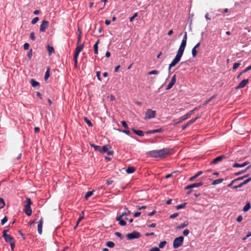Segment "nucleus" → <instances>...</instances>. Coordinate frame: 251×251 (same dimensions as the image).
Here are the masks:
<instances>
[{
    "instance_id": "obj_27",
    "label": "nucleus",
    "mask_w": 251,
    "mask_h": 251,
    "mask_svg": "<svg viewBox=\"0 0 251 251\" xmlns=\"http://www.w3.org/2000/svg\"><path fill=\"white\" fill-rule=\"evenodd\" d=\"M251 204L250 203H247L246 205L243 207V211L244 212L248 211L251 208Z\"/></svg>"
},
{
    "instance_id": "obj_12",
    "label": "nucleus",
    "mask_w": 251,
    "mask_h": 251,
    "mask_svg": "<svg viewBox=\"0 0 251 251\" xmlns=\"http://www.w3.org/2000/svg\"><path fill=\"white\" fill-rule=\"evenodd\" d=\"M251 181V177L248 178V179H247L246 180L244 181L243 182L240 183L239 185L232 186V188L233 189H236L237 188H241L242 186H243L245 184H247L248 182H249Z\"/></svg>"
},
{
    "instance_id": "obj_28",
    "label": "nucleus",
    "mask_w": 251,
    "mask_h": 251,
    "mask_svg": "<svg viewBox=\"0 0 251 251\" xmlns=\"http://www.w3.org/2000/svg\"><path fill=\"white\" fill-rule=\"evenodd\" d=\"M50 68L48 67L47 69V71L46 72L44 79L45 80H47L49 76H50Z\"/></svg>"
},
{
    "instance_id": "obj_40",
    "label": "nucleus",
    "mask_w": 251,
    "mask_h": 251,
    "mask_svg": "<svg viewBox=\"0 0 251 251\" xmlns=\"http://www.w3.org/2000/svg\"><path fill=\"white\" fill-rule=\"evenodd\" d=\"M48 51H49V54H51V53H52L53 51H54V49L51 46H49L48 47Z\"/></svg>"
},
{
    "instance_id": "obj_60",
    "label": "nucleus",
    "mask_w": 251,
    "mask_h": 251,
    "mask_svg": "<svg viewBox=\"0 0 251 251\" xmlns=\"http://www.w3.org/2000/svg\"><path fill=\"white\" fill-rule=\"evenodd\" d=\"M251 236V232H248V233L247 235L245 237H243L242 239H243V240H246L248 237H250V236Z\"/></svg>"
},
{
    "instance_id": "obj_7",
    "label": "nucleus",
    "mask_w": 251,
    "mask_h": 251,
    "mask_svg": "<svg viewBox=\"0 0 251 251\" xmlns=\"http://www.w3.org/2000/svg\"><path fill=\"white\" fill-rule=\"evenodd\" d=\"M140 237V233L136 231L128 233L126 235V237L128 240H132L139 238Z\"/></svg>"
},
{
    "instance_id": "obj_11",
    "label": "nucleus",
    "mask_w": 251,
    "mask_h": 251,
    "mask_svg": "<svg viewBox=\"0 0 251 251\" xmlns=\"http://www.w3.org/2000/svg\"><path fill=\"white\" fill-rule=\"evenodd\" d=\"M199 118H200V116H198V117H196L195 118H193V119H191V120H190L188 122H187L186 124H185L184 125H183L182 126V127H181L182 130L185 129L188 126H190L193 123H194Z\"/></svg>"
},
{
    "instance_id": "obj_36",
    "label": "nucleus",
    "mask_w": 251,
    "mask_h": 251,
    "mask_svg": "<svg viewBox=\"0 0 251 251\" xmlns=\"http://www.w3.org/2000/svg\"><path fill=\"white\" fill-rule=\"evenodd\" d=\"M250 168V166H248V167L246 168V169H245L244 170H242L241 171H239V172H236L235 173V176H239L243 173H244V172H245V171H246V170H247L248 169H249Z\"/></svg>"
},
{
    "instance_id": "obj_2",
    "label": "nucleus",
    "mask_w": 251,
    "mask_h": 251,
    "mask_svg": "<svg viewBox=\"0 0 251 251\" xmlns=\"http://www.w3.org/2000/svg\"><path fill=\"white\" fill-rule=\"evenodd\" d=\"M185 48L179 46L176 56L169 65L168 71L170 72L171 69L175 66L180 60Z\"/></svg>"
},
{
    "instance_id": "obj_4",
    "label": "nucleus",
    "mask_w": 251,
    "mask_h": 251,
    "mask_svg": "<svg viewBox=\"0 0 251 251\" xmlns=\"http://www.w3.org/2000/svg\"><path fill=\"white\" fill-rule=\"evenodd\" d=\"M183 240L184 237L182 236L176 238L173 242V248L177 249L180 247L183 244Z\"/></svg>"
},
{
    "instance_id": "obj_5",
    "label": "nucleus",
    "mask_w": 251,
    "mask_h": 251,
    "mask_svg": "<svg viewBox=\"0 0 251 251\" xmlns=\"http://www.w3.org/2000/svg\"><path fill=\"white\" fill-rule=\"evenodd\" d=\"M8 231V229L4 230L3 231L2 237L6 242L10 243L13 242L15 240L14 239L10 234H7V232Z\"/></svg>"
},
{
    "instance_id": "obj_8",
    "label": "nucleus",
    "mask_w": 251,
    "mask_h": 251,
    "mask_svg": "<svg viewBox=\"0 0 251 251\" xmlns=\"http://www.w3.org/2000/svg\"><path fill=\"white\" fill-rule=\"evenodd\" d=\"M197 109H198L197 108H195L192 110L190 111L187 113H186L185 115H184L183 116L179 118L180 122H182L183 121H185V120H186L187 119L189 118L192 115V114L194 113V112L195 111L197 110Z\"/></svg>"
},
{
    "instance_id": "obj_48",
    "label": "nucleus",
    "mask_w": 251,
    "mask_h": 251,
    "mask_svg": "<svg viewBox=\"0 0 251 251\" xmlns=\"http://www.w3.org/2000/svg\"><path fill=\"white\" fill-rule=\"evenodd\" d=\"M122 126L126 129L128 128V126L127 124V123L125 121H123L121 122Z\"/></svg>"
},
{
    "instance_id": "obj_22",
    "label": "nucleus",
    "mask_w": 251,
    "mask_h": 251,
    "mask_svg": "<svg viewBox=\"0 0 251 251\" xmlns=\"http://www.w3.org/2000/svg\"><path fill=\"white\" fill-rule=\"evenodd\" d=\"M202 174V172L201 171L198 172L196 175H195L194 176L191 177L189 179V180L190 181H193L195 178H197L199 176H200Z\"/></svg>"
},
{
    "instance_id": "obj_51",
    "label": "nucleus",
    "mask_w": 251,
    "mask_h": 251,
    "mask_svg": "<svg viewBox=\"0 0 251 251\" xmlns=\"http://www.w3.org/2000/svg\"><path fill=\"white\" fill-rule=\"evenodd\" d=\"M190 232V231L189 229H185V230H183V234L184 235V236H187L189 233Z\"/></svg>"
},
{
    "instance_id": "obj_50",
    "label": "nucleus",
    "mask_w": 251,
    "mask_h": 251,
    "mask_svg": "<svg viewBox=\"0 0 251 251\" xmlns=\"http://www.w3.org/2000/svg\"><path fill=\"white\" fill-rule=\"evenodd\" d=\"M96 76L99 80L101 81V78L100 77V71L97 72Z\"/></svg>"
},
{
    "instance_id": "obj_20",
    "label": "nucleus",
    "mask_w": 251,
    "mask_h": 251,
    "mask_svg": "<svg viewBox=\"0 0 251 251\" xmlns=\"http://www.w3.org/2000/svg\"><path fill=\"white\" fill-rule=\"evenodd\" d=\"M131 130L137 135L139 136L143 137L144 135V133L143 131L140 130H136L134 128H132Z\"/></svg>"
},
{
    "instance_id": "obj_23",
    "label": "nucleus",
    "mask_w": 251,
    "mask_h": 251,
    "mask_svg": "<svg viewBox=\"0 0 251 251\" xmlns=\"http://www.w3.org/2000/svg\"><path fill=\"white\" fill-rule=\"evenodd\" d=\"M30 84L33 87H36L40 86V83L34 79H31L30 80Z\"/></svg>"
},
{
    "instance_id": "obj_45",
    "label": "nucleus",
    "mask_w": 251,
    "mask_h": 251,
    "mask_svg": "<svg viewBox=\"0 0 251 251\" xmlns=\"http://www.w3.org/2000/svg\"><path fill=\"white\" fill-rule=\"evenodd\" d=\"M0 203L2 204V205L0 206V208L1 209L5 206L4 200L3 198H0Z\"/></svg>"
},
{
    "instance_id": "obj_15",
    "label": "nucleus",
    "mask_w": 251,
    "mask_h": 251,
    "mask_svg": "<svg viewBox=\"0 0 251 251\" xmlns=\"http://www.w3.org/2000/svg\"><path fill=\"white\" fill-rule=\"evenodd\" d=\"M249 80L248 79H245L242 80L239 85L236 87L237 89H240L244 88L248 83Z\"/></svg>"
},
{
    "instance_id": "obj_44",
    "label": "nucleus",
    "mask_w": 251,
    "mask_h": 251,
    "mask_svg": "<svg viewBox=\"0 0 251 251\" xmlns=\"http://www.w3.org/2000/svg\"><path fill=\"white\" fill-rule=\"evenodd\" d=\"M8 219L6 216H4V217L1 220V224L3 225L6 222H7Z\"/></svg>"
},
{
    "instance_id": "obj_42",
    "label": "nucleus",
    "mask_w": 251,
    "mask_h": 251,
    "mask_svg": "<svg viewBox=\"0 0 251 251\" xmlns=\"http://www.w3.org/2000/svg\"><path fill=\"white\" fill-rule=\"evenodd\" d=\"M197 53L196 49L193 48L192 50V54L193 57H195Z\"/></svg>"
},
{
    "instance_id": "obj_29",
    "label": "nucleus",
    "mask_w": 251,
    "mask_h": 251,
    "mask_svg": "<svg viewBox=\"0 0 251 251\" xmlns=\"http://www.w3.org/2000/svg\"><path fill=\"white\" fill-rule=\"evenodd\" d=\"M125 209H126V211L122 213V214L120 215V216H122V217H123L125 216H127L131 213V211L130 210H128L126 208H125Z\"/></svg>"
},
{
    "instance_id": "obj_33",
    "label": "nucleus",
    "mask_w": 251,
    "mask_h": 251,
    "mask_svg": "<svg viewBox=\"0 0 251 251\" xmlns=\"http://www.w3.org/2000/svg\"><path fill=\"white\" fill-rule=\"evenodd\" d=\"M81 213H82V215H81V216H80L79 217L78 219V220H77V221L76 226H78V225L79 223V222H80V221H81L83 219V218H84V211H82L81 212Z\"/></svg>"
},
{
    "instance_id": "obj_54",
    "label": "nucleus",
    "mask_w": 251,
    "mask_h": 251,
    "mask_svg": "<svg viewBox=\"0 0 251 251\" xmlns=\"http://www.w3.org/2000/svg\"><path fill=\"white\" fill-rule=\"evenodd\" d=\"M30 38L32 40H35V35H34V33L33 32H32L30 33Z\"/></svg>"
},
{
    "instance_id": "obj_9",
    "label": "nucleus",
    "mask_w": 251,
    "mask_h": 251,
    "mask_svg": "<svg viewBox=\"0 0 251 251\" xmlns=\"http://www.w3.org/2000/svg\"><path fill=\"white\" fill-rule=\"evenodd\" d=\"M49 25V22L46 20H43L40 26V31L44 32L47 28Z\"/></svg>"
},
{
    "instance_id": "obj_30",
    "label": "nucleus",
    "mask_w": 251,
    "mask_h": 251,
    "mask_svg": "<svg viewBox=\"0 0 251 251\" xmlns=\"http://www.w3.org/2000/svg\"><path fill=\"white\" fill-rule=\"evenodd\" d=\"M94 191H88L85 196V198L86 200H87L90 197H91L94 193Z\"/></svg>"
},
{
    "instance_id": "obj_1",
    "label": "nucleus",
    "mask_w": 251,
    "mask_h": 251,
    "mask_svg": "<svg viewBox=\"0 0 251 251\" xmlns=\"http://www.w3.org/2000/svg\"><path fill=\"white\" fill-rule=\"evenodd\" d=\"M170 149L164 148L158 150H153L147 152V154L151 157L162 158L170 153Z\"/></svg>"
},
{
    "instance_id": "obj_64",
    "label": "nucleus",
    "mask_w": 251,
    "mask_h": 251,
    "mask_svg": "<svg viewBox=\"0 0 251 251\" xmlns=\"http://www.w3.org/2000/svg\"><path fill=\"white\" fill-rule=\"evenodd\" d=\"M243 220V217L242 216L240 215L236 219V221L238 222H240L242 221Z\"/></svg>"
},
{
    "instance_id": "obj_25",
    "label": "nucleus",
    "mask_w": 251,
    "mask_h": 251,
    "mask_svg": "<svg viewBox=\"0 0 251 251\" xmlns=\"http://www.w3.org/2000/svg\"><path fill=\"white\" fill-rule=\"evenodd\" d=\"M78 55H79L78 54L75 53L74 56V66H75V67L76 68L77 67V59H78Z\"/></svg>"
},
{
    "instance_id": "obj_37",
    "label": "nucleus",
    "mask_w": 251,
    "mask_h": 251,
    "mask_svg": "<svg viewBox=\"0 0 251 251\" xmlns=\"http://www.w3.org/2000/svg\"><path fill=\"white\" fill-rule=\"evenodd\" d=\"M167 244V242L165 241H163L161 242L159 244V248H163Z\"/></svg>"
},
{
    "instance_id": "obj_43",
    "label": "nucleus",
    "mask_w": 251,
    "mask_h": 251,
    "mask_svg": "<svg viewBox=\"0 0 251 251\" xmlns=\"http://www.w3.org/2000/svg\"><path fill=\"white\" fill-rule=\"evenodd\" d=\"M240 64H241L239 62L234 63L233 66V69L236 70L240 65Z\"/></svg>"
},
{
    "instance_id": "obj_16",
    "label": "nucleus",
    "mask_w": 251,
    "mask_h": 251,
    "mask_svg": "<svg viewBox=\"0 0 251 251\" xmlns=\"http://www.w3.org/2000/svg\"><path fill=\"white\" fill-rule=\"evenodd\" d=\"M43 221L41 218L38 224V232L39 234H41L42 233V226H43Z\"/></svg>"
},
{
    "instance_id": "obj_53",
    "label": "nucleus",
    "mask_w": 251,
    "mask_h": 251,
    "mask_svg": "<svg viewBox=\"0 0 251 251\" xmlns=\"http://www.w3.org/2000/svg\"><path fill=\"white\" fill-rule=\"evenodd\" d=\"M178 216V213H174L173 214H172L171 215H170V218L171 219H174V218H176V217H177Z\"/></svg>"
},
{
    "instance_id": "obj_61",
    "label": "nucleus",
    "mask_w": 251,
    "mask_h": 251,
    "mask_svg": "<svg viewBox=\"0 0 251 251\" xmlns=\"http://www.w3.org/2000/svg\"><path fill=\"white\" fill-rule=\"evenodd\" d=\"M146 208V206H140L139 205L136 206V208L138 210L144 209H145Z\"/></svg>"
},
{
    "instance_id": "obj_24",
    "label": "nucleus",
    "mask_w": 251,
    "mask_h": 251,
    "mask_svg": "<svg viewBox=\"0 0 251 251\" xmlns=\"http://www.w3.org/2000/svg\"><path fill=\"white\" fill-rule=\"evenodd\" d=\"M135 171V169L133 167H128L126 170V172L127 174H132Z\"/></svg>"
},
{
    "instance_id": "obj_35",
    "label": "nucleus",
    "mask_w": 251,
    "mask_h": 251,
    "mask_svg": "<svg viewBox=\"0 0 251 251\" xmlns=\"http://www.w3.org/2000/svg\"><path fill=\"white\" fill-rule=\"evenodd\" d=\"M106 246L109 248H113L115 246V243L112 241H108L106 243Z\"/></svg>"
},
{
    "instance_id": "obj_31",
    "label": "nucleus",
    "mask_w": 251,
    "mask_h": 251,
    "mask_svg": "<svg viewBox=\"0 0 251 251\" xmlns=\"http://www.w3.org/2000/svg\"><path fill=\"white\" fill-rule=\"evenodd\" d=\"M186 205V203H185V202L181 203L180 204L177 205L176 206V209L177 210H179V209H182L185 207Z\"/></svg>"
},
{
    "instance_id": "obj_6",
    "label": "nucleus",
    "mask_w": 251,
    "mask_h": 251,
    "mask_svg": "<svg viewBox=\"0 0 251 251\" xmlns=\"http://www.w3.org/2000/svg\"><path fill=\"white\" fill-rule=\"evenodd\" d=\"M156 111L151 109H149L147 110L146 113L145 119H151L155 117Z\"/></svg>"
},
{
    "instance_id": "obj_26",
    "label": "nucleus",
    "mask_w": 251,
    "mask_h": 251,
    "mask_svg": "<svg viewBox=\"0 0 251 251\" xmlns=\"http://www.w3.org/2000/svg\"><path fill=\"white\" fill-rule=\"evenodd\" d=\"M223 180H224L223 178H219L218 179L214 180L212 182V185H217L218 184H219V183H221V182H222L223 181Z\"/></svg>"
},
{
    "instance_id": "obj_39",
    "label": "nucleus",
    "mask_w": 251,
    "mask_h": 251,
    "mask_svg": "<svg viewBox=\"0 0 251 251\" xmlns=\"http://www.w3.org/2000/svg\"><path fill=\"white\" fill-rule=\"evenodd\" d=\"M84 121L87 123V124L89 126H92L93 125L91 122L86 117L84 118Z\"/></svg>"
},
{
    "instance_id": "obj_14",
    "label": "nucleus",
    "mask_w": 251,
    "mask_h": 251,
    "mask_svg": "<svg viewBox=\"0 0 251 251\" xmlns=\"http://www.w3.org/2000/svg\"><path fill=\"white\" fill-rule=\"evenodd\" d=\"M176 81V75H174L172 77L170 82L167 85L166 90H170V89H171L172 88V87L174 86V85L175 84Z\"/></svg>"
},
{
    "instance_id": "obj_17",
    "label": "nucleus",
    "mask_w": 251,
    "mask_h": 251,
    "mask_svg": "<svg viewBox=\"0 0 251 251\" xmlns=\"http://www.w3.org/2000/svg\"><path fill=\"white\" fill-rule=\"evenodd\" d=\"M122 218L123 217L120 216H117L116 218V221H119V224L121 226H125L126 225V223L125 220L122 219Z\"/></svg>"
},
{
    "instance_id": "obj_57",
    "label": "nucleus",
    "mask_w": 251,
    "mask_h": 251,
    "mask_svg": "<svg viewBox=\"0 0 251 251\" xmlns=\"http://www.w3.org/2000/svg\"><path fill=\"white\" fill-rule=\"evenodd\" d=\"M29 44H28L27 43H25L24 45V49L25 50H28L29 48Z\"/></svg>"
},
{
    "instance_id": "obj_46",
    "label": "nucleus",
    "mask_w": 251,
    "mask_h": 251,
    "mask_svg": "<svg viewBox=\"0 0 251 251\" xmlns=\"http://www.w3.org/2000/svg\"><path fill=\"white\" fill-rule=\"evenodd\" d=\"M39 21V18L36 17H35L32 21L31 24L33 25L35 24Z\"/></svg>"
},
{
    "instance_id": "obj_49",
    "label": "nucleus",
    "mask_w": 251,
    "mask_h": 251,
    "mask_svg": "<svg viewBox=\"0 0 251 251\" xmlns=\"http://www.w3.org/2000/svg\"><path fill=\"white\" fill-rule=\"evenodd\" d=\"M32 56V49H30L27 53V56H28V58L29 59H30L31 58Z\"/></svg>"
},
{
    "instance_id": "obj_3",
    "label": "nucleus",
    "mask_w": 251,
    "mask_h": 251,
    "mask_svg": "<svg viewBox=\"0 0 251 251\" xmlns=\"http://www.w3.org/2000/svg\"><path fill=\"white\" fill-rule=\"evenodd\" d=\"M25 204L24 205V211L25 212L27 216H30L32 213V209L30 206L32 203L31 199L29 198H27L25 201Z\"/></svg>"
},
{
    "instance_id": "obj_18",
    "label": "nucleus",
    "mask_w": 251,
    "mask_h": 251,
    "mask_svg": "<svg viewBox=\"0 0 251 251\" xmlns=\"http://www.w3.org/2000/svg\"><path fill=\"white\" fill-rule=\"evenodd\" d=\"M84 48V44L76 46L75 50V54H78Z\"/></svg>"
},
{
    "instance_id": "obj_62",
    "label": "nucleus",
    "mask_w": 251,
    "mask_h": 251,
    "mask_svg": "<svg viewBox=\"0 0 251 251\" xmlns=\"http://www.w3.org/2000/svg\"><path fill=\"white\" fill-rule=\"evenodd\" d=\"M186 45V41H182L180 46H181L182 47L185 48Z\"/></svg>"
},
{
    "instance_id": "obj_58",
    "label": "nucleus",
    "mask_w": 251,
    "mask_h": 251,
    "mask_svg": "<svg viewBox=\"0 0 251 251\" xmlns=\"http://www.w3.org/2000/svg\"><path fill=\"white\" fill-rule=\"evenodd\" d=\"M115 235L117 236L118 237H120V238L122 239L123 236L122 235V234L119 232H116L115 233Z\"/></svg>"
},
{
    "instance_id": "obj_13",
    "label": "nucleus",
    "mask_w": 251,
    "mask_h": 251,
    "mask_svg": "<svg viewBox=\"0 0 251 251\" xmlns=\"http://www.w3.org/2000/svg\"><path fill=\"white\" fill-rule=\"evenodd\" d=\"M226 157L225 155H222L219 156L215 158H214L210 163L211 164H216L218 162L221 161L224 158Z\"/></svg>"
},
{
    "instance_id": "obj_21",
    "label": "nucleus",
    "mask_w": 251,
    "mask_h": 251,
    "mask_svg": "<svg viewBox=\"0 0 251 251\" xmlns=\"http://www.w3.org/2000/svg\"><path fill=\"white\" fill-rule=\"evenodd\" d=\"M249 164L248 162H245L242 164H239L237 163H235L233 165V167L234 168H238V167H243L246 166Z\"/></svg>"
},
{
    "instance_id": "obj_56",
    "label": "nucleus",
    "mask_w": 251,
    "mask_h": 251,
    "mask_svg": "<svg viewBox=\"0 0 251 251\" xmlns=\"http://www.w3.org/2000/svg\"><path fill=\"white\" fill-rule=\"evenodd\" d=\"M99 43V40H97L96 43L94 45V50H98V44Z\"/></svg>"
},
{
    "instance_id": "obj_19",
    "label": "nucleus",
    "mask_w": 251,
    "mask_h": 251,
    "mask_svg": "<svg viewBox=\"0 0 251 251\" xmlns=\"http://www.w3.org/2000/svg\"><path fill=\"white\" fill-rule=\"evenodd\" d=\"M188 224H189V222L187 221H185L182 224L177 226L176 227V228L177 229H182L184 227L187 226L188 225Z\"/></svg>"
},
{
    "instance_id": "obj_41",
    "label": "nucleus",
    "mask_w": 251,
    "mask_h": 251,
    "mask_svg": "<svg viewBox=\"0 0 251 251\" xmlns=\"http://www.w3.org/2000/svg\"><path fill=\"white\" fill-rule=\"evenodd\" d=\"M159 74V72L157 70H152L149 72L148 74L150 75H158Z\"/></svg>"
},
{
    "instance_id": "obj_32",
    "label": "nucleus",
    "mask_w": 251,
    "mask_h": 251,
    "mask_svg": "<svg viewBox=\"0 0 251 251\" xmlns=\"http://www.w3.org/2000/svg\"><path fill=\"white\" fill-rule=\"evenodd\" d=\"M90 146L94 148L95 151H99L100 152L101 147L98 145H95L94 144H90Z\"/></svg>"
},
{
    "instance_id": "obj_38",
    "label": "nucleus",
    "mask_w": 251,
    "mask_h": 251,
    "mask_svg": "<svg viewBox=\"0 0 251 251\" xmlns=\"http://www.w3.org/2000/svg\"><path fill=\"white\" fill-rule=\"evenodd\" d=\"M164 131V130L162 128H159L156 129L152 130L153 134L159 132H162Z\"/></svg>"
},
{
    "instance_id": "obj_52",
    "label": "nucleus",
    "mask_w": 251,
    "mask_h": 251,
    "mask_svg": "<svg viewBox=\"0 0 251 251\" xmlns=\"http://www.w3.org/2000/svg\"><path fill=\"white\" fill-rule=\"evenodd\" d=\"M15 241H14L13 242L9 243L10 245V247H11V250L12 251H14V247H15Z\"/></svg>"
},
{
    "instance_id": "obj_63",
    "label": "nucleus",
    "mask_w": 251,
    "mask_h": 251,
    "mask_svg": "<svg viewBox=\"0 0 251 251\" xmlns=\"http://www.w3.org/2000/svg\"><path fill=\"white\" fill-rule=\"evenodd\" d=\"M150 251H160L159 248L157 247H154L151 248Z\"/></svg>"
},
{
    "instance_id": "obj_55",
    "label": "nucleus",
    "mask_w": 251,
    "mask_h": 251,
    "mask_svg": "<svg viewBox=\"0 0 251 251\" xmlns=\"http://www.w3.org/2000/svg\"><path fill=\"white\" fill-rule=\"evenodd\" d=\"M238 181L236 179H233L231 182L227 185L228 187H231L234 183Z\"/></svg>"
},
{
    "instance_id": "obj_10",
    "label": "nucleus",
    "mask_w": 251,
    "mask_h": 251,
    "mask_svg": "<svg viewBox=\"0 0 251 251\" xmlns=\"http://www.w3.org/2000/svg\"><path fill=\"white\" fill-rule=\"evenodd\" d=\"M203 184L202 182H199L198 183H195L189 185H187L185 187V190L191 189L194 188L202 186Z\"/></svg>"
},
{
    "instance_id": "obj_59",
    "label": "nucleus",
    "mask_w": 251,
    "mask_h": 251,
    "mask_svg": "<svg viewBox=\"0 0 251 251\" xmlns=\"http://www.w3.org/2000/svg\"><path fill=\"white\" fill-rule=\"evenodd\" d=\"M215 97V96H213L212 97H211L210 99H209L208 100H207L205 102V103L203 104V105H205L206 104H207V103H208L210 101H211V100Z\"/></svg>"
},
{
    "instance_id": "obj_47",
    "label": "nucleus",
    "mask_w": 251,
    "mask_h": 251,
    "mask_svg": "<svg viewBox=\"0 0 251 251\" xmlns=\"http://www.w3.org/2000/svg\"><path fill=\"white\" fill-rule=\"evenodd\" d=\"M119 131H122V132H123L129 136H130L131 134L130 132L128 130H119Z\"/></svg>"
},
{
    "instance_id": "obj_34",
    "label": "nucleus",
    "mask_w": 251,
    "mask_h": 251,
    "mask_svg": "<svg viewBox=\"0 0 251 251\" xmlns=\"http://www.w3.org/2000/svg\"><path fill=\"white\" fill-rule=\"evenodd\" d=\"M107 150L108 148L107 146H103L102 148H100V152L102 153H105L106 152V151H107Z\"/></svg>"
}]
</instances>
